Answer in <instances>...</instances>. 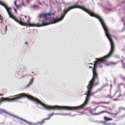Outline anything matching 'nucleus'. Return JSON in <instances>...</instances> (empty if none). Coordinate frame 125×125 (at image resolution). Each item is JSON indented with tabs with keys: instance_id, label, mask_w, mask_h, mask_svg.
I'll list each match as a JSON object with an SVG mask.
<instances>
[{
	"instance_id": "10",
	"label": "nucleus",
	"mask_w": 125,
	"mask_h": 125,
	"mask_svg": "<svg viewBox=\"0 0 125 125\" xmlns=\"http://www.w3.org/2000/svg\"><path fill=\"white\" fill-rule=\"evenodd\" d=\"M116 63L114 62H111L109 64H107L108 65H115L116 64Z\"/></svg>"
},
{
	"instance_id": "28",
	"label": "nucleus",
	"mask_w": 125,
	"mask_h": 125,
	"mask_svg": "<svg viewBox=\"0 0 125 125\" xmlns=\"http://www.w3.org/2000/svg\"><path fill=\"white\" fill-rule=\"evenodd\" d=\"M124 67L125 68V67Z\"/></svg>"
},
{
	"instance_id": "16",
	"label": "nucleus",
	"mask_w": 125,
	"mask_h": 125,
	"mask_svg": "<svg viewBox=\"0 0 125 125\" xmlns=\"http://www.w3.org/2000/svg\"><path fill=\"white\" fill-rule=\"evenodd\" d=\"M28 43V42H25V44L27 45Z\"/></svg>"
},
{
	"instance_id": "17",
	"label": "nucleus",
	"mask_w": 125,
	"mask_h": 125,
	"mask_svg": "<svg viewBox=\"0 0 125 125\" xmlns=\"http://www.w3.org/2000/svg\"><path fill=\"white\" fill-rule=\"evenodd\" d=\"M102 107H103V108H107V107H106V106H102Z\"/></svg>"
},
{
	"instance_id": "8",
	"label": "nucleus",
	"mask_w": 125,
	"mask_h": 125,
	"mask_svg": "<svg viewBox=\"0 0 125 125\" xmlns=\"http://www.w3.org/2000/svg\"><path fill=\"white\" fill-rule=\"evenodd\" d=\"M104 120L106 121H111L113 120V119L111 118H109L107 117L106 116H104Z\"/></svg>"
},
{
	"instance_id": "11",
	"label": "nucleus",
	"mask_w": 125,
	"mask_h": 125,
	"mask_svg": "<svg viewBox=\"0 0 125 125\" xmlns=\"http://www.w3.org/2000/svg\"><path fill=\"white\" fill-rule=\"evenodd\" d=\"M54 114L53 113H52L50 115H49V117L48 118H49L50 119L51 116H52V115H54Z\"/></svg>"
},
{
	"instance_id": "5",
	"label": "nucleus",
	"mask_w": 125,
	"mask_h": 125,
	"mask_svg": "<svg viewBox=\"0 0 125 125\" xmlns=\"http://www.w3.org/2000/svg\"><path fill=\"white\" fill-rule=\"evenodd\" d=\"M93 76L91 80L89 81L87 86L92 88L94 83L96 85L99 84L98 74L97 71H93Z\"/></svg>"
},
{
	"instance_id": "7",
	"label": "nucleus",
	"mask_w": 125,
	"mask_h": 125,
	"mask_svg": "<svg viewBox=\"0 0 125 125\" xmlns=\"http://www.w3.org/2000/svg\"><path fill=\"white\" fill-rule=\"evenodd\" d=\"M49 119V118H46L44 119L41 122H39L38 123L39 124L42 125V124L45 123L44 121L45 120H48Z\"/></svg>"
},
{
	"instance_id": "2",
	"label": "nucleus",
	"mask_w": 125,
	"mask_h": 125,
	"mask_svg": "<svg viewBox=\"0 0 125 125\" xmlns=\"http://www.w3.org/2000/svg\"><path fill=\"white\" fill-rule=\"evenodd\" d=\"M98 19L101 22L103 28L105 31V34L110 41L111 45V49L109 53L106 56L100 58H97L96 61L94 62V67L92 69V71H97L96 68L97 65H99L100 67H101V63L105 62L107 58L110 57L113 53L115 50V46L114 43L111 35L109 34L108 30L105 24L103 19L101 18H96Z\"/></svg>"
},
{
	"instance_id": "22",
	"label": "nucleus",
	"mask_w": 125,
	"mask_h": 125,
	"mask_svg": "<svg viewBox=\"0 0 125 125\" xmlns=\"http://www.w3.org/2000/svg\"><path fill=\"white\" fill-rule=\"evenodd\" d=\"M25 17V18H26V16H24Z\"/></svg>"
},
{
	"instance_id": "25",
	"label": "nucleus",
	"mask_w": 125,
	"mask_h": 125,
	"mask_svg": "<svg viewBox=\"0 0 125 125\" xmlns=\"http://www.w3.org/2000/svg\"><path fill=\"white\" fill-rule=\"evenodd\" d=\"M6 28H7V26H6Z\"/></svg>"
},
{
	"instance_id": "14",
	"label": "nucleus",
	"mask_w": 125,
	"mask_h": 125,
	"mask_svg": "<svg viewBox=\"0 0 125 125\" xmlns=\"http://www.w3.org/2000/svg\"><path fill=\"white\" fill-rule=\"evenodd\" d=\"M4 18L2 17L1 15L0 14V20L3 21L4 20Z\"/></svg>"
},
{
	"instance_id": "9",
	"label": "nucleus",
	"mask_w": 125,
	"mask_h": 125,
	"mask_svg": "<svg viewBox=\"0 0 125 125\" xmlns=\"http://www.w3.org/2000/svg\"><path fill=\"white\" fill-rule=\"evenodd\" d=\"M18 118L20 120H21L22 121H23L24 122L26 123H27V124H29V122L26 120H25L24 119H23L22 118H20L19 117H18Z\"/></svg>"
},
{
	"instance_id": "3",
	"label": "nucleus",
	"mask_w": 125,
	"mask_h": 125,
	"mask_svg": "<svg viewBox=\"0 0 125 125\" xmlns=\"http://www.w3.org/2000/svg\"><path fill=\"white\" fill-rule=\"evenodd\" d=\"M87 92H86L87 94H85L87 95L85 101L84 103L82 105L77 106L70 107L67 106H60L58 105L51 106L47 105L46 106V110H67L71 111L76 110L83 108L87 104L89 99L90 96L93 95L95 92H92L91 91L92 88L87 86Z\"/></svg>"
},
{
	"instance_id": "19",
	"label": "nucleus",
	"mask_w": 125,
	"mask_h": 125,
	"mask_svg": "<svg viewBox=\"0 0 125 125\" xmlns=\"http://www.w3.org/2000/svg\"><path fill=\"white\" fill-rule=\"evenodd\" d=\"M89 68H92V66H89Z\"/></svg>"
},
{
	"instance_id": "13",
	"label": "nucleus",
	"mask_w": 125,
	"mask_h": 125,
	"mask_svg": "<svg viewBox=\"0 0 125 125\" xmlns=\"http://www.w3.org/2000/svg\"><path fill=\"white\" fill-rule=\"evenodd\" d=\"M108 112L110 113V114H110V115H116L117 114V113H116V114H114V113H111L109 112Z\"/></svg>"
},
{
	"instance_id": "15",
	"label": "nucleus",
	"mask_w": 125,
	"mask_h": 125,
	"mask_svg": "<svg viewBox=\"0 0 125 125\" xmlns=\"http://www.w3.org/2000/svg\"><path fill=\"white\" fill-rule=\"evenodd\" d=\"M122 96V95L121 94H119V95L118 96V97H121Z\"/></svg>"
},
{
	"instance_id": "6",
	"label": "nucleus",
	"mask_w": 125,
	"mask_h": 125,
	"mask_svg": "<svg viewBox=\"0 0 125 125\" xmlns=\"http://www.w3.org/2000/svg\"><path fill=\"white\" fill-rule=\"evenodd\" d=\"M106 113L108 114H110V113H109L108 112L105 111H101L100 112H99L98 113H94L93 114L95 115H98L100 114H102V113Z\"/></svg>"
},
{
	"instance_id": "4",
	"label": "nucleus",
	"mask_w": 125,
	"mask_h": 125,
	"mask_svg": "<svg viewBox=\"0 0 125 125\" xmlns=\"http://www.w3.org/2000/svg\"><path fill=\"white\" fill-rule=\"evenodd\" d=\"M14 96L15 97L11 98L2 97L0 98V103L2 101L10 102L15 101L22 98L27 97L36 103L40 104L46 109V105L39 99L35 98L31 95H27L25 93H21L14 95Z\"/></svg>"
},
{
	"instance_id": "1",
	"label": "nucleus",
	"mask_w": 125,
	"mask_h": 125,
	"mask_svg": "<svg viewBox=\"0 0 125 125\" xmlns=\"http://www.w3.org/2000/svg\"><path fill=\"white\" fill-rule=\"evenodd\" d=\"M0 4L3 6L6 9L9 16V17L11 18L21 25H24L26 26H28L29 27L34 26L39 27L45 26L53 23V21L52 22H51V17L52 15L53 16V13H42L40 14L37 16V19L39 21L38 23H26L21 21V19L20 21L18 20L17 18L13 15L10 12L11 8L8 7L7 5L5 3L0 1Z\"/></svg>"
},
{
	"instance_id": "18",
	"label": "nucleus",
	"mask_w": 125,
	"mask_h": 125,
	"mask_svg": "<svg viewBox=\"0 0 125 125\" xmlns=\"http://www.w3.org/2000/svg\"><path fill=\"white\" fill-rule=\"evenodd\" d=\"M114 100L115 101H116V100H117V99H115Z\"/></svg>"
},
{
	"instance_id": "24",
	"label": "nucleus",
	"mask_w": 125,
	"mask_h": 125,
	"mask_svg": "<svg viewBox=\"0 0 125 125\" xmlns=\"http://www.w3.org/2000/svg\"><path fill=\"white\" fill-rule=\"evenodd\" d=\"M2 21H0V22H1V23H2Z\"/></svg>"
},
{
	"instance_id": "21",
	"label": "nucleus",
	"mask_w": 125,
	"mask_h": 125,
	"mask_svg": "<svg viewBox=\"0 0 125 125\" xmlns=\"http://www.w3.org/2000/svg\"><path fill=\"white\" fill-rule=\"evenodd\" d=\"M36 7V6H35L34 7L35 8V7Z\"/></svg>"
},
{
	"instance_id": "27",
	"label": "nucleus",
	"mask_w": 125,
	"mask_h": 125,
	"mask_svg": "<svg viewBox=\"0 0 125 125\" xmlns=\"http://www.w3.org/2000/svg\"><path fill=\"white\" fill-rule=\"evenodd\" d=\"M91 64H92V63H91Z\"/></svg>"
},
{
	"instance_id": "23",
	"label": "nucleus",
	"mask_w": 125,
	"mask_h": 125,
	"mask_svg": "<svg viewBox=\"0 0 125 125\" xmlns=\"http://www.w3.org/2000/svg\"><path fill=\"white\" fill-rule=\"evenodd\" d=\"M6 31L7 30V29L6 28Z\"/></svg>"
},
{
	"instance_id": "20",
	"label": "nucleus",
	"mask_w": 125,
	"mask_h": 125,
	"mask_svg": "<svg viewBox=\"0 0 125 125\" xmlns=\"http://www.w3.org/2000/svg\"><path fill=\"white\" fill-rule=\"evenodd\" d=\"M1 95H2L1 94H0V96H1Z\"/></svg>"
},
{
	"instance_id": "12",
	"label": "nucleus",
	"mask_w": 125,
	"mask_h": 125,
	"mask_svg": "<svg viewBox=\"0 0 125 125\" xmlns=\"http://www.w3.org/2000/svg\"><path fill=\"white\" fill-rule=\"evenodd\" d=\"M14 4L17 8H19V6L17 5L16 4V1H15L14 2Z\"/></svg>"
},
{
	"instance_id": "26",
	"label": "nucleus",
	"mask_w": 125,
	"mask_h": 125,
	"mask_svg": "<svg viewBox=\"0 0 125 125\" xmlns=\"http://www.w3.org/2000/svg\"><path fill=\"white\" fill-rule=\"evenodd\" d=\"M29 84H28V86H29Z\"/></svg>"
}]
</instances>
